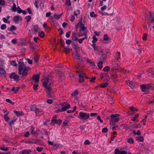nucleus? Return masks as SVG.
Instances as JSON below:
<instances>
[{
	"mask_svg": "<svg viewBox=\"0 0 154 154\" xmlns=\"http://www.w3.org/2000/svg\"><path fill=\"white\" fill-rule=\"evenodd\" d=\"M79 92L78 91L76 90L73 92L71 94V95L74 97L77 96L79 94Z\"/></svg>",
	"mask_w": 154,
	"mask_h": 154,
	"instance_id": "36",
	"label": "nucleus"
},
{
	"mask_svg": "<svg viewBox=\"0 0 154 154\" xmlns=\"http://www.w3.org/2000/svg\"><path fill=\"white\" fill-rule=\"evenodd\" d=\"M36 149L38 152H40L42 150L43 148L41 147H38L36 148Z\"/></svg>",
	"mask_w": 154,
	"mask_h": 154,
	"instance_id": "59",
	"label": "nucleus"
},
{
	"mask_svg": "<svg viewBox=\"0 0 154 154\" xmlns=\"http://www.w3.org/2000/svg\"><path fill=\"white\" fill-rule=\"evenodd\" d=\"M93 40L92 41V43H96L97 41V38L95 35H94L92 37Z\"/></svg>",
	"mask_w": 154,
	"mask_h": 154,
	"instance_id": "43",
	"label": "nucleus"
},
{
	"mask_svg": "<svg viewBox=\"0 0 154 154\" xmlns=\"http://www.w3.org/2000/svg\"><path fill=\"white\" fill-rule=\"evenodd\" d=\"M141 127V126L140 125V124L134 125V128H140Z\"/></svg>",
	"mask_w": 154,
	"mask_h": 154,
	"instance_id": "55",
	"label": "nucleus"
},
{
	"mask_svg": "<svg viewBox=\"0 0 154 154\" xmlns=\"http://www.w3.org/2000/svg\"><path fill=\"white\" fill-rule=\"evenodd\" d=\"M120 116L119 115L117 114H111L110 115L111 120L109 123L110 125L112 126L115 125V123L119 120L120 119L119 117Z\"/></svg>",
	"mask_w": 154,
	"mask_h": 154,
	"instance_id": "3",
	"label": "nucleus"
},
{
	"mask_svg": "<svg viewBox=\"0 0 154 154\" xmlns=\"http://www.w3.org/2000/svg\"><path fill=\"white\" fill-rule=\"evenodd\" d=\"M30 108L31 111H34L35 112L37 109L35 105L31 106Z\"/></svg>",
	"mask_w": 154,
	"mask_h": 154,
	"instance_id": "38",
	"label": "nucleus"
},
{
	"mask_svg": "<svg viewBox=\"0 0 154 154\" xmlns=\"http://www.w3.org/2000/svg\"><path fill=\"white\" fill-rule=\"evenodd\" d=\"M100 58L101 60V61H102L103 62H105L106 61L107 58L106 55L105 54H103L100 57Z\"/></svg>",
	"mask_w": 154,
	"mask_h": 154,
	"instance_id": "23",
	"label": "nucleus"
},
{
	"mask_svg": "<svg viewBox=\"0 0 154 154\" xmlns=\"http://www.w3.org/2000/svg\"><path fill=\"white\" fill-rule=\"evenodd\" d=\"M25 18L26 20V22L28 23L31 20V18L30 16L29 15L26 17Z\"/></svg>",
	"mask_w": 154,
	"mask_h": 154,
	"instance_id": "42",
	"label": "nucleus"
},
{
	"mask_svg": "<svg viewBox=\"0 0 154 154\" xmlns=\"http://www.w3.org/2000/svg\"><path fill=\"white\" fill-rule=\"evenodd\" d=\"M66 4L67 6H69L71 5V3L70 0H66Z\"/></svg>",
	"mask_w": 154,
	"mask_h": 154,
	"instance_id": "49",
	"label": "nucleus"
},
{
	"mask_svg": "<svg viewBox=\"0 0 154 154\" xmlns=\"http://www.w3.org/2000/svg\"><path fill=\"white\" fill-rule=\"evenodd\" d=\"M62 14H61L60 15H58L56 14H54V15L53 17L56 19L58 20L60 18Z\"/></svg>",
	"mask_w": 154,
	"mask_h": 154,
	"instance_id": "34",
	"label": "nucleus"
},
{
	"mask_svg": "<svg viewBox=\"0 0 154 154\" xmlns=\"http://www.w3.org/2000/svg\"><path fill=\"white\" fill-rule=\"evenodd\" d=\"M127 142L130 144H132L134 143V141L132 138L130 137L127 139Z\"/></svg>",
	"mask_w": 154,
	"mask_h": 154,
	"instance_id": "40",
	"label": "nucleus"
},
{
	"mask_svg": "<svg viewBox=\"0 0 154 154\" xmlns=\"http://www.w3.org/2000/svg\"><path fill=\"white\" fill-rule=\"evenodd\" d=\"M74 57L79 62H82V58L79 56V54H75L74 55Z\"/></svg>",
	"mask_w": 154,
	"mask_h": 154,
	"instance_id": "19",
	"label": "nucleus"
},
{
	"mask_svg": "<svg viewBox=\"0 0 154 154\" xmlns=\"http://www.w3.org/2000/svg\"><path fill=\"white\" fill-rule=\"evenodd\" d=\"M10 17L9 16H7L6 18L4 17L2 18V20L4 21L5 23H7L8 24H9L10 23V22L9 20H9Z\"/></svg>",
	"mask_w": 154,
	"mask_h": 154,
	"instance_id": "21",
	"label": "nucleus"
},
{
	"mask_svg": "<svg viewBox=\"0 0 154 154\" xmlns=\"http://www.w3.org/2000/svg\"><path fill=\"white\" fill-rule=\"evenodd\" d=\"M147 118V116H145L143 119L142 120L141 122H143V125H145L146 124L145 123V122L146 121Z\"/></svg>",
	"mask_w": 154,
	"mask_h": 154,
	"instance_id": "61",
	"label": "nucleus"
},
{
	"mask_svg": "<svg viewBox=\"0 0 154 154\" xmlns=\"http://www.w3.org/2000/svg\"><path fill=\"white\" fill-rule=\"evenodd\" d=\"M136 140L139 142H143L144 140V138L143 137L139 136L137 137Z\"/></svg>",
	"mask_w": 154,
	"mask_h": 154,
	"instance_id": "33",
	"label": "nucleus"
},
{
	"mask_svg": "<svg viewBox=\"0 0 154 154\" xmlns=\"http://www.w3.org/2000/svg\"><path fill=\"white\" fill-rule=\"evenodd\" d=\"M16 4L14 3L13 6L11 8L12 10L14 11H16Z\"/></svg>",
	"mask_w": 154,
	"mask_h": 154,
	"instance_id": "47",
	"label": "nucleus"
},
{
	"mask_svg": "<svg viewBox=\"0 0 154 154\" xmlns=\"http://www.w3.org/2000/svg\"><path fill=\"white\" fill-rule=\"evenodd\" d=\"M108 85V83L106 82L104 84L99 85V86L101 88H106Z\"/></svg>",
	"mask_w": 154,
	"mask_h": 154,
	"instance_id": "39",
	"label": "nucleus"
},
{
	"mask_svg": "<svg viewBox=\"0 0 154 154\" xmlns=\"http://www.w3.org/2000/svg\"><path fill=\"white\" fill-rule=\"evenodd\" d=\"M76 33L74 32H72V40L73 41H76L78 40V38L76 35Z\"/></svg>",
	"mask_w": 154,
	"mask_h": 154,
	"instance_id": "30",
	"label": "nucleus"
},
{
	"mask_svg": "<svg viewBox=\"0 0 154 154\" xmlns=\"http://www.w3.org/2000/svg\"><path fill=\"white\" fill-rule=\"evenodd\" d=\"M115 154H127V152L124 150H119L118 148H116L115 150Z\"/></svg>",
	"mask_w": 154,
	"mask_h": 154,
	"instance_id": "14",
	"label": "nucleus"
},
{
	"mask_svg": "<svg viewBox=\"0 0 154 154\" xmlns=\"http://www.w3.org/2000/svg\"><path fill=\"white\" fill-rule=\"evenodd\" d=\"M127 82L128 86L132 89L134 88L135 87H137V83L136 82L129 81H127Z\"/></svg>",
	"mask_w": 154,
	"mask_h": 154,
	"instance_id": "9",
	"label": "nucleus"
},
{
	"mask_svg": "<svg viewBox=\"0 0 154 154\" xmlns=\"http://www.w3.org/2000/svg\"><path fill=\"white\" fill-rule=\"evenodd\" d=\"M87 38H85V37L83 38H80L78 40V42L80 44H81L83 41L85 39V38L87 39Z\"/></svg>",
	"mask_w": 154,
	"mask_h": 154,
	"instance_id": "50",
	"label": "nucleus"
},
{
	"mask_svg": "<svg viewBox=\"0 0 154 154\" xmlns=\"http://www.w3.org/2000/svg\"><path fill=\"white\" fill-rule=\"evenodd\" d=\"M5 71L3 68L0 69V74L1 75H5Z\"/></svg>",
	"mask_w": 154,
	"mask_h": 154,
	"instance_id": "44",
	"label": "nucleus"
},
{
	"mask_svg": "<svg viewBox=\"0 0 154 154\" xmlns=\"http://www.w3.org/2000/svg\"><path fill=\"white\" fill-rule=\"evenodd\" d=\"M17 29V27L14 25H12L10 27H9L8 29V30L9 31H12L15 30Z\"/></svg>",
	"mask_w": 154,
	"mask_h": 154,
	"instance_id": "26",
	"label": "nucleus"
},
{
	"mask_svg": "<svg viewBox=\"0 0 154 154\" xmlns=\"http://www.w3.org/2000/svg\"><path fill=\"white\" fill-rule=\"evenodd\" d=\"M103 70L104 72H107L110 70L109 67L108 66H105L103 68Z\"/></svg>",
	"mask_w": 154,
	"mask_h": 154,
	"instance_id": "46",
	"label": "nucleus"
},
{
	"mask_svg": "<svg viewBox=\"0 0 154 154\" xmlns=\"http://www.w3.org/2000/svg\"><path fill=\"white\" fill-rule=\"evenodd\" d=\"M14 112L17 116H23L24 115V113L22 111H18L15 110Z\"/></svg>",
	"mask_w": 154,
	"mask_h": 154,
	"instance_id": "22",
	"label": "nucleus"
},
{
	"mask_svg": "<svg viewBox=\"0 0 154 154\" xmlns=\"http://www.w3.org/2000/svg\"><path fill=\"white\" fill-rule=\"evenodd\" d=\"M51 91L52 90H50L49 92H46L48 96L50 98H53L54 97V96L51 93Z\"/></svg>",
	"mask_w": 154,
	"mask_h": 154,
	"instance_id": "37",
	"label": "nucleus"
},
{
	"mask_svg": "<svg viewBox=\"0 0 154 154\" xmlns=\"http://www.w3.org/2000/svg\"><path fill=\"white\" fill-rule=\"evenodd\" d=\"M51 78V76L49 75L47 77H45L43 79L42 85L45 88L46 92H49L50 90H52Z\"/></svg>",
	"mask_w": 154,
	"mask_h": 154,
	"instance_id": "2",
	"label": "nucleus"
},
{
	"mask_svg": "<svg viewBox=\"0 0 154 154\" xmlns=\"http://www.w3.org/2000/svg\"><path fill=\"white\" fill-rule=\"evenodd\" d=\"M81 30H82L83 32L82 35H81V36L84 35L85 38H87V28L85 26H80Z\"/></svg>",
	"mask_w": 154,
	"mask_h": 154,
	"instance_id": "10",
	"label": "nucleus"
},
{
	"mask_svg": "<svg viewBox=\"0 0 154 154\" xmlns=\"http://www.w3.org/2000/svg\"><path fill=\"white\" fill-rule=\"evenodd\" d=\"M6 26L5 24L2 25L1 26V29L2 30H5L6 28Z\"/></svg>",
	"mask_w": 154,
	"mask_h": 154,
	"instance_id": "58",
	"label": "nucleus"
},
{
	"mask_svg": "<svg viewBox=\"0 0 154 154\" xmlns=\"http://www.w3.org/2000/svg\"><path fill=\"white\" fill-rule=\"evenodd\" d=\"M40 2L39 4L40 7L43 8L44 7V0H40Z\"/></svg>",
	"mask_w": 154,
	"mask_h": 154,
	"instance_id": "45",
	"label": "nucleus"
},
{
	"mask_svg": "<svg viewBox=\"0 0 154 154\" xmlns=\"http://www.w3.org/2000/svg\"><path fill=\"white\" fill-rule=\"evenodd\" d=\"M31 30L32 32L35 33H37L39 30V28L38 26V25H32V27Z\"/></svg>",
	"mask_w": 154,
	"mask_h": 154,
	"instance_id": "13",
	"label": "nucleus"
},
{
	"mask_svg": "<svg viewBox=\"0 0 154 154\" xmlns=\"http://www.w3.org/2000/svg\"><path fill=\"white\" fill-rule=\"evenodd\" d=\"M101 79L104 81H105L109 78V76L107 74L105 73H102L100 75Z\"/></svg>",
	"mask_w": 154,
	"mask_h": 154,
	"instance_id": "8",
	"label": "nucleus"
},
{
	"mask_svg": "<svg viewBox=\"0 0 154 154\" xmlns=\"http://www.w3.org/2000/svg\"><path fill=\"white\" fill-rule=\"evenodd\" d=\"M11 64L12 66H17V64L16 61L15 60H13L11 62Z\"/></svg>",
	"mask_w": 154,
	"mask_h": 154,
	"instance_id": "54",
	"label": "nucleus"
},
{
	"mask_svg": "<svg viewBox=\"0 0 154 154\" xmlns=\"http://www.w3.org/2000/svg\"><path fill=\"white\" fill-rule=\"evenodd\" d=\"M149 19H152L154 18V15L151 12H149Z\"/></svg>",
	"mask_w": 154,
	"mask_h": 154,
	"instance_id": "48",
	"label": "nucleus"
},
{
	"mask_svg": "<svg viewBox=\"0 0 154 154\" xmlns=\"http://www.w3.org/2000/svg\"><path fill=\"white\" fill-rule=\"evenodd\" d=\"M38 84H35L33 86V89L34 90H36L38 89Z\"/></svg>",
	"mask_w": 154,
	"mask_h": 154,
	"instance_id": "53",
	"label": "nucleus"
},
{
	"mask_svg": "<svg viewBox=\"0 0 154 154\" xmlns=\"http://www.w3.org/2000/svg\"><path fill=\"white\" fill-rule=\"evenodd\" d=\"M146 86V88L147 89V90L149 89L152 86L151 84H149L148 85H145Z\"/></svg>",
	"mask_w": 154,
	"mask_h": 154,
	"instance_id": "56",
	"label": "nucleus"
},
{
	"mask_svg": "<svg viewBox=\"0 0 154 154\" xmlns=\"http://www.w3.org/2000/svg\"><path fill=\"white\" fill-rule=\"evenodd\" d=\"M39 75L37 74L33 75L32 79L35 82L37 83L39 82Z\"/></svg>",
	"mask_w": 154,
	"mask_h": 154,
	"instance_id": "16",
	"label": "nucleus"
},
{
	"mask_svg": "<svg viewBox=\"0 0 154 154\" xmlns=\"http://www.w3.org/2000/svg\"><path fill=\"white\" fill-rule=\"evenodd\" d=\"M42 133L45 135L48 136V132L46 129H43L42 131Z\"/></svg>",
	"mask_w": 154,
	"mask_h": 154,
	"instance_id": "35",
	"label": "nucleus"
},
{
	"mask_svg": "<svg viewBox=\"0 0 154 154\" xmlns=\"http://www.w3.org/2000/svg\"><path fill=\"white\" fill-rule=\"evenodd\" d=\"M110 78L112 81L116 82L118 80L117 75L116 72H112L110 74Z\"/></svg>",
	"mask_w": 154,
	"mask_h": 154,
	"instance_id": "7",
	"label": "nucleus"
},
{
	"mask_svg": "<svg viewBox=\"0 0 154 154\" xmlns=\"http://www.w3.org/2000/svg\"><path fill=\"white\" fill-rule=\"evenodd\" d=\"M31 152L30 150H24L22 151V154H29Z\"/></svg>",
	"mask_w": 154,
	"mask_h": 154,
	"instance_id": "32",
	"label": "nucleus"
},
{
	"mask_svg": "<svg viewBox=\"0 0 154 154\" xmlns=\"http://www.w3.org/2000/svg\"><path fill=\"white\" fill-rule=\"evenodd\" d=\"M35 113L37 116H40L43 114L44 112L42 109L37 108L35 111Z\"/></svg>",
	"mask_w": 154,
	"mask_h": 154,
	"instance_id": "17",
	"label": "nucleus"
},
{
	"mask_svg": "<svg viewBox=\"0 0 154 154\" xmlns=\"http://www.w3.org/2000/svg\"><path fill=\"white\" fill-rule=\"evenodd\" d=\"M18 7L19 8V10H19H17V12L18 13L20 14L21 13H22L24 14H26L27 13V12L26 11H25L21 9V8H20L19 6H18Z\"/></svg>",
	"mask_w": 154,
	"mask_h": 154,
	"instance_id": "28",
	"label": "nucleus"
},
{
	"mask_svg": "<svg viewBox=\"0 0 154 154\" xmlns=\"http://www.w3.org/2000/svg\"><path fill=\"white\" fill-rule=\"evenodd\" d=\"M9 77L11 79H13L15 81H18L19 79V76L18 75H16L15 73H12L11 74Z\"/></svg>",
	"mask_w": 154,
	"mask_h": 154,
	"instance_id": "12",
	"label": "nucleus"
},
{
	"mask_svg": "<svg viewBox=\"0 0 154 154\" xmlns=\"http://www.w3.org/2000/svg\"><path fill=\"white\" fill-rule=\"evenodd\" d=\"M69 121L67 120H65L63 122V124L62 125L63 127H65L68 125V124L69 122Z\"/></svg>",
	"mask_w": 154,
	"mask_h": 154,
	"instance_id": "31",
	"label": "nucleus"
},
{
	"mask_svg": "<svg viewBox=\"0 0 154 154\" xmlns=\"http://www.w3.org/2000/svg\"><path fill=\"white\" fill-rule=\"evenodd\" d=\"M16 120L13 119L10 122H8L9 125L11 126L12 124H13L14 122H16Z\"/></svg>",
	"mask_w": 154,
	"mask_h": 154,
	"instance_id": "60",
	"label": "nucleus"
},
{
	"mask_svg": "<svg viewBox=\"0 0 154 154\" xmlns=\"http://www.w3.org/2000/svg\"><path fill=\"white\" fill-rule=\"evenodd\" d=\"M102 132L103 133H106L108 131V129L107 128H104L102 129Z\"/></svg>",
	"mask_w": 154,
	"mask_h": 154,
	"instance_id": "52",
	"label": "nucleus"
},
{
	"mask_svg": "<svg viewBox=\"0 0 154 154\" xmlns=\"http://www.w3.org/2000/svg\"><path fill=\"white\" fill-rule=\"evenodd\" d=\"M62 107L61 109H57L56 111L57 113L61 112L64 111L70 107V104H66L65 103H61V104Z\"/></svg>",
	"mask_w": 154,
	"mask_h": 154,
	"instance_id": "5",
	"label": "nucleus"
},
{
	"mask_svg": "<svg viewBox=\"0 0 154 154\" xmlns=\"http://www.w3.org/2000/svg\"><path fill=\"white\" fill-rule=\"evenodd\" d=\"M120 52H117L116 53V54L115 56V60L116 62L118 61V62H119L121 59L120 58Z\"/></svg>",
	"mask_w": 154,
	"mask_h": 154,
	"instance_id": "18",
	"label": "nucleus"
},
{
	"mask_svg": "<svg viewBox=\"0 0 154 154\" xmlns=\"http://www.w3.org/2000/svg\"><path fill=\"white\" fill-rule=\"evenodd\" d=\"M140 89L141 91L142 92H147L148 91L147 89H146V86L144 84L141 85H140Z\"/></svg>",
	"mask_w": 154,
	"mask_h": 154,
	"instance_id": "24",
	"label": "nucleus"
},
{
	"mask_svg": "<svg viewBox=\"0 0 154 154\" xmlns=\"http://www.w3.org/2000/svg\"><path fill=\"white\" fill-rule=\"evenodd\" d=\"M103 40L104 41H108L109 42H110V39L108 35L107 34L104 35L103 36Z\"/></svg>",
	"mask_w": 154,
	"mask_h": 154,
	"instance_id": "27",
	"label": "nucleus"
},
{
	"mask_svg": "<svg viewBox=\"0 0 154 154\" xmlns=\"http://www.w3.org/2000/svg\"><path fill=\"white\" fill-rule=\"evenodd\" d=\"M0 149L3 151H7L8 150V147L5 148L4 147H0Z\"/></svg>",
	"mask_w": 154,
	"mask_h": 154,
	"instance_id": "63",
	"label": "nucleus"
},
{
	"mask_svg": "<svg viewBox=\"0 0 154 154\" xmlns=\"http://www.w3.org/2000/svg\"><path fill=\"white\" fill-rule=\"evenodd\" d=\"M74 15L77 16L80 14V11L79 9H77L74 11Z\"/></svg>",
	"mask_w": 154,
	"mask_h": 154,
	"instance_id": "41",
	"label": "nucleus"
},
{
	"mask_svg": "<svg viewBox=\"0 0 154 154\" xmlns=\"http://www.w3.org/2000/svg\"><path fill=\"white\" fill-rule=\"evenodd\" d=\"M90 16L91 17H95L96 16V15L94 14V12H92L90 13Z\"/></svg>",
	"mask_w": 154,
	"mask_h": 154,
	"instance_id": "51",
	"label": "nucleus"
},
{
	"mask_svg": "<svg viewBox=\"0 0 154 154\" xmlns=\"http://www.w3.org/2000/svg\"><path fill=\"white\" fill-rule=\"evenodd\" d=\"M90 117L89 114L87 112H81L78 115V118L80 120L83 121L86 120Z\"/></svg>",
	"mask_w": 154,
	"mask_h": 154,
	"instance_id": "4",
	"label": "nucleus"
},
{
	"mask_svg": "<svg viewBox=\"0 0 154 154\" xmlns=\"http://www.w3.org/2000/svg\"><path fill=\"white\" fill-rule=\"evenodd\" d=\"M104 63V62H103L102 61H99L98 63H97V66L100 69H101L103 67V63Z\"/></svg>",
	"mask_w": 154,
	"mask_h": 154,
	"instance_id": "29",
	"label": "nucleus"
},
{
	"mask_svg": "<svg viewBox=\"0 0 154 154\" xmlns=\"http://www.w3.org/2000/svg\"><path fill=\"white\" fill-rule=\"evenodd\" d=\"M148 74L149 76H153L154 75V69L152 68H150L148 70Z\"/></svg>",
	"mask_w": 154,
	"mask_h": 154,
	"instance_id": "20",
	"label": "nucleus"
},
{
	"mask_svg": "<svg viewBox=\"0 0 154 154\" xmlns=\"http://www.w3.org/2000/svg\"><path fill=\"white\" fill-rule=\"evenodd\" d=\"M23 59H20L18 62V74L22 75L23 76H26L28 73L27 72L30 69V68L28 66H26L24 62H23Z\"/></svg>",
	"mask_w": 154,
	"mask_h": 154,
	"instance_id": "1",
	"label": "nucleus"
},
{
	"mask_svg": "<svg viewBox=\"0 0 154 154\" xmlns=\"http://www.w3.org/2000/svg\"><path fill=\"white\" fill-rule=\"evenodd\" d=\"M72 47L73 49H75L77 51L80 50V48L78 45H76L75 43L73 42L72 43Z\"/></svg>",
	"mask_w": 154,
	"mask_h": 154,
	"instance_id": "25",
	"label": "nucleus"
},
{
	"mask_svg": "<svg viewBox=\"0 0 154 154\" xmlns=\"http://www.w3.org/2000/svg\"><path fill=\"white\" fill-rule=\"evenodd\" d=\"M22 20L21 17L18 15L14 16L13 18L14 21L16 23H18L20 20Z\"/></svg>",
	"mask_w": 154,
	"mask_h": 154,
	"instance_id": "15",
	"label": "nucleus"
},
{
	"mask_svg": "<svg viewBox=\"0 0 154 154\" xmlns=\"http://www.w3.org/2000/svg\"><path fill=\"white\" fill-rule=\"evenodd\" d=\"M56 119V116H54L52 117L51 122V125L53 126L56 123L59 124V125H60L61 124L62 122V120L60 119L57 120Z\"/></svg>",
	"mask_w": 154,
	"mask_h": 154,
	"instance_id": "6",
	"label": "nucleus"
},
{
	"mask_svg": "<svg viewBox=\"0 0 154 154\" xmlns=\"http://www.w3.org/2000/svg\"><path fill=\"white\" fill-rule=\"evenodd\" d=\"M6 101L7 102L13 105L14 104V103L10 99H7L6 100Z\"/></svg>",
	"mask_w": 154,
	"mask_h": 154,
	"instance_id": "62",
	"label": "nucleus"
},
{
	"mask_svg": "<svg viewBox=\"0 0 154 154\" xmlns=\"http://www.w3.org/2000/svg\"><path fill=\"white\" fill-rule=\"evenodd\" d=\"M97 113H90V116L91 117H94L97 116Z\"/></svg>",
	"mask_w": 154,
	"mask_h": 154,
	"instance_id": "64",
	"label": "nucleus"
},
{
	"mask_svg": "<svg viewBox=\"0 0 154 154\" xmlns=\"http://www.w3.org/2000/svg\"><path fill=\"white\" fill-rule=\"evenodd\" d=\"M130 109L133 111H137L138 110L134 107H131L130 108Z\"/></svg>",
	"mask_w": 154,
	"mask_h": 154,
	"instance_id": "57",
	"label": "nucleus"
},
{
	"mask_svg": "<svg viewBox=\"0 0 154 154\" xmlns=\"http://www.w3.org/2000/svg\"><path fill=\"white\" fill-rule=\"evenodd\" d=\"M79 82L82 83L84 82V79L86 78V76L84 73H81L79 75Z\"/></svg>",
	"mask_w": 154,
	"mask_h": 154,
	"instance_id": "11",
	"label": "nucleus"
}]
</instances>
